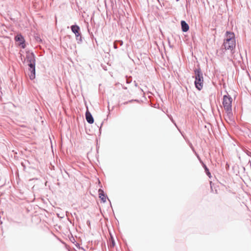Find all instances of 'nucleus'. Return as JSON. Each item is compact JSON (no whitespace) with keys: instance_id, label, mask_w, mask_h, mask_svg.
Here are the masks:
<instances>
[{"instance_id":"39448f33","label":"nucleus","mask_w":251,"mask_h":251,"mask_svg":"<svg viewBox=\"0 0 251 251\" xmlns=\"http://www.w3.org/2000/svg\"><path fill=\"white\" fill-rule=\"evenodd\" d=\"M30 74H28L30 79L33 80L35 77V64H29Z\"/></svg>"},{"instance_id":"20e7f679","label":"nucleus","mask_w":251,"mask_h":251,"mask_svg":"<svg viewBox=\"0 0 251 251\" xmlns=\"http://www.w3.org/2000/svg\"><path fill=\"white\" fill-rule=\"evenodd\" d=\"M15 40L19 46H21L23 49L25 48V40L21 34H18L17 36H16L15 37Z\"/></svg>"},{"instance_id":"9d476101","label":"nucleus","mask_w":251,"mask_h":251,"mask_svg":"<svg viewBox=\"0 0 251 251\" xmlns=\"http://www.w3.org/2000/svg\"><path fill=\"white\" fill-rule=\"evenodd\" d=\"M71 29H72V31L74 33H75V34L76 36H78L79 35V27L77 25H72L71 26Z\"/></svg>"},{"instance_id":"423d86ee","label":"nucleus","mask_w":251,"mask_h":251,"mask_svg":"<svg viewBox=\"0 0 251 251\" xmlns=\"http://www.w3.org/2000/svg\"><path fill=\"white\" fill-rule=\"evenodd\" d=\"M25 61L26 63H34L35 61V57L31 52H26Z\"/></svg>"},{"instance_id":"0eeeda50","label":"nucleus","mask_w":251,"mask_h":251,"mask_svg":"<svg viewBox=\"0 0 251 251\" xmlns=\"http://www.w3.org/2000/svg\"><path fill=\"white\" fill-rule=\"evenodd\" d=\"M85 116L88 123L91 124L94 123L93 118L90 112L88 110L86 112Z\"/></svg>"},{"instance_id":"f8f14e48","label":"nucleus","mask_w":251,"mask_h":251,"mask_svg":"<svg viewBox=\"0 0 251 251\" xmlns=\"http://www.w3.org/2000/svg\"><path fill=\"white\" fill-rule=\"evenodd\" d=\"M210 185H211V188H212V185H211V184H212V182H211V181H210Z\"/></svg>"},{"instance_id":"7ed1b4c3","label":"nucleus","mask_w":251,"mask_h":251,"mask_svg":"<svg viewBox=\"0 0 251 251\" xmlns=\"http://www.w3.org/2000/svg\"><path fill=\"white\" fill-rule=\"evenodd\" d=\"M195 84L196 87L199 90H201L203 87V77L202 74L200 69H196L195 71Z\"/></svg>"},{"instance_id":"ddd939ff","label":"nucleus","mask_w":251,"mask_h":251,"mask_svg":"<svg viewBox=\"0 0 251 251\" xmlns=\"http://www.w3.org/2000/svg\"><path fill=\"white\" fill-rule=\"evenodd\" d=\"M177 1H178L179 0H176Z\"/></svg>"},{"instance_id":"1a4fd4ad","label":"nucleus","mask_w":251,"mask_h":251,"mask_svg":"<svg viewBox=\"0 0 251 251\" xmlns=\"http://www.w3.org/2000/svg\"><path fill=\"white\" fill-rule=\"evenodd\" d=\"M99 198L101 200V201L105 202L106 201V196H105L104 194V192L101 189L99 190Z\"/></svg>"},{"instance_id":"f257e3e1","label":"nucleus","mask_w":251,"mask_h":251,"mask_svg":"<svg viewBox=\"0 0 251 251\" xmlns=\"http://www.w3.org/2000/svg\"><path fill=\"white\" fill-rule=\"evenodd\" d=\"M222 47L226 50H229L232 52L236 47V40L233 32L227 31Z\"/></svg>"},{"instance_id":"6e6552de","label":"nucleus","mask_w":251,"mask_h":251,"mask_svg":"<svg viewBox=\"0 0 251 251\" xmlns=\"http://www.w3.org/2000/svg\"><path fill=\"white\" fill-rule=\"evenodd\" d=\"M181 25L182 30L183 32H187L189 30V26L184 21H182L181 22Z\"/></svg>"},{"instance_id":"f03ea898","label":"nucleus","mask_w":251,"mask_h":251,"mask_svg":"<svg viewBox=\"0 0 251 251\" xmlns=\"http://www.w3.org/2000/svg\"><path fill=\"white\" fill-rule=\"evenodd\" d=\"M232 99L229 95H224L223 100V105L226 111L227 115L230 116L231 115L232 111Z\"/></svg>"},{"instance_id":"9b49d317","label":"nucleus","mask_w":251,"mask_h":251,"mask_svg":"<svg viewBox=\"0 0 251 251\" xmlns=\"http://www.w3.org/2000/svg\"><path fill=\"white\" fill-rule=\"evenodd\" d=\"M204 168H205V172L206 173V174L207 175V176L210 177H211V174L209 172L208 169H207V168L205 166H204Z\"/></svg>"}]
</instances>
